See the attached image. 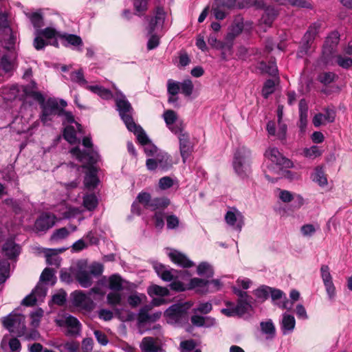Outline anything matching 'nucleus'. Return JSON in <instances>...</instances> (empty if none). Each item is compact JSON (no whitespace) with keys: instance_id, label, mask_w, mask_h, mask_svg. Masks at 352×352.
Wrapping results in <instances>:
<instances>
[{"instance_id":"obj_1","label":"nucleus","mask_w":352,"mask_h":352,"mask_svg":"<svg viewBox=\"0 0 352 352\" xmlns=\"http://www.w3.org/2000/svg\"><path fill=\"white\" fill-rule=\"evenodd\" d=\"M251 151L245 146L239 147L234 154L232 167L241 179H248L252 173Z\"/></svg>"},{"instance_id":"obj_2","label":"nucleus","mask_w":352,"mask_h":352,"mask_svg":"<svg viewBox=\"0 0 352 352\" xmlns=\"http://www.w3.org/2000/svg\"><path fill=\"white\" fill-rule=\"evenodd\" d=\"M189 307L185 304H174L164 312V315L176 324L183 325L187 324L190 319L195 326H198V315H190Z\"/></svg>"},{"instance_id":"obj_3","label":"nucleus","mask_w":352,"mask_h":352,"mask_svg":"<svg viewBox=\"0 0 352 352\" xmlns=\"http://www.w3.org/2000/svg\"><path fill=\"white\" fill-rule=\"evenodd\" d=\"M82 144L85 148L80 150L78 146L71 149L70 153L79 161L87 164H96L100 160V156L96 148H94L91 137L85 136L82 140Z\"/></svg>"},{"instance_id":"obj_4","label":"nucleus","mask_w":352,"mask_h":352,"mask_svg":"<svg viewBox=\"0 0 352 352\" xmlns=\"http://www.w3.org/2000/svg\"><path fill=\"white\" fill-rule=\"evenodd\" d=\"M67 105L63 99L58 100L56 98H49L41 107V113L40 120L43 124H47L51 122L52 117L59 116L60 113L63 112V108Z\"/></svg>"},{"instance_id":"obj_5","label":"nucleus","mask_w":352,"mask_h":352,"mask_svg":"<svg viewBox=\"0 0 352 352\" xmlns=\"http://www.w3.org/2000/svg\"><path fill=\"white\" fill-rule=\"evenodd\" d=\"M115 101L119 115L126 126L134 122L132 117L133 109L126 96L120 91L116 92Z\"/></svg>"},{"instance_id":"obj_6","label":"nucleus","mask_w":352,"mask_h":352,"mask_svg":"<svg viewBox=\"0 0 352 352\" xmlns=\"http://www.w3.org/2000/svg\"><path fill=\"white\" fill-rule=\"evenodd\" d=\"M136 201L138 204H142L145 209H149L152 211L164 209L170 204V200L166 197L152 199L150 193L143 191L138 195Z\"/></svg>"},{"instance_id":"obj_7","label":"nucleus","mask_w":352,"mask_h":352,"mask_svg":"<svg viewBox=\"0 0 352 352\" xmlns=\"http://www.w3.org/2000/svg\"><path fill=\"white\" fill-rule=\"evenodd\" d=\"M2 324L10 333H15L14 329H21L22 330L21 333L17 332L19 336L23 333L25 329L24 316L13 312L3 318Z\"/></svg>"},{"instance_id":"obj_8","label":"nucleus","mask_w":352,"mask_h":352,"mask_svg":"<svg viewBox=\"0 0 352 352\" xmlns=\"http://www.w3.org/2000/svg\"><path fill=\"white\" fill-rule=\"evenodd\" d=\"M320 274L329 299L330 300H334L336 295V290L328 265H322L321 266Z\"/></svg>"},{"instance_id":"obj_9","label":"nucleus","mask_w":352,"mask_h":352,"mask_svg":"<svg viewBox=\"0 0 352 352\" xmlns=\"http://www.w3.org/2000/svg\"><path fill=\"white\" fill-rule=\"evenodd\" d=\"M56 219L54 214L50 212H43L35 221L34 229L36 232H45L55 225Z\"/></svg>"},{"instance_id":"obj_10","label":"nucleus","mask_w":352,"mask_h":352,"mask_svg":"<svg viewBox=\"0 0 352 352\" xmlns=\"http://www.w3.org/2000/svg\"><path fill=\"white\" fill-rule=\"evenodd\" d=\"M225 221L228 225L241 232L244 225V217L236 208H233L225 214Z\"/></svg>"},{"instance_id":"obj_11","label":"nucleus","mask_w":352,"mask_h":352,"mask_svg":"<svg viewBox=\"0 0 352 352\" xmlns=\"http://www.w3.org/2000/svg\"><path fill=\"white\" fill-rule=\"evenodd\" d=\"M82 165L84 168H87L88 172L86 173L84 179V184L89 190L94 189L99 183V179L97 176V168L94 166L96 164L84 163Z\"/></svg>"},{"instance_id":"obj_12","label":"nucleus","mask_w":352,"mask_h":352,"mask_svg":"<svg viewBox=\"0 0 352 352\" xmlns=\"http://www.w3.org/2000/svg\"><path fill=\"white\" fill-rule=\"evenodd\" d=\"M265 156L276 165L285 168H289L292 166V161L283 157L278 148L275 147L268 148L265 153Z\"/></svg>"},{"instance_id":"obj_13","label":"nucleus","mask_w":352,"mask_h":352,"mask_svg":"<svg viewBox=\"0 0 352 352\" xmlns=\"http://www.w3.org/2000/svg\"><path fill=\"white\" fill-rule=\"evenodd\" d=\"M179 151L184 163L190 157L193 151V144L188 134H181L179 136Z\"/></svg>"},{"instance_id":"obj_14","label":"nucleus","mask_w":352,"mask_h":352,"mask_svg":"<svg viewBox=\"0 0 352 352\" xmlns=\"http://www.w3.org/2000/svg\"><path fill=\"white\" fill-rule=\"evenodd\" d=\"M192 274L186 269L177 270L172 268L169 269L167 267L165 271H164V273L162 274L160 278L164 281L169 282L179 278L187 279L190 278Z\"/></svg>"},{"instance_id":"obj_15","label":"nucleus","mask_w":352,"mask_h":352,"mask_svg":"<svg viewBox=\"0 0 352 352\" xmlns=\"http://www.w3.org/2000/svg\"><path fill=\"white\" fill-rule=\"evenodd\" d=\"M222 283L219 279L208 280L199 278V293H214L222 287Z\"/></svg>"},{"instance_id":"obj_16","label":"nucleus","mask_w":352,"mask_h":352,"mask_svg":"<svg viewBox=\"0 0 352 352\" xmlns=\"http://www.w3.org/2000/svg\"><path fill=\"white\" fill-rule=\"evenodd\" d=\"M155 16L151 18L148 25V34L154 32L158 27L162 28L165 18L166 12L162 7L157 6L154 12Z\"/></svg>"},{"instance_id":"obj_17","label":"nucleus","mask_w":352,"mask_h":352,"mask_svg":"<svg viewBox=\"0 0 352 352\" xmlns=\"http://www.w3.org/2000/svg\"><path fill=\"white\" fill-rule=\"evenodd\" d=\"M323 22L320 20H318L312 23L308 28L307 30L302 38V42L309 43L312 45L317 34L319 33L320 29L322 27Z\"/></svg>"},{"instance_id":"obj_18","label":"nucleus","mask_w":352,"mask_h":352,"mask_svg":"<svg viewBox=\"0 0 352 352\" xmlns=\"http://www.w3.org/2000/svg\"><path fill=\"white\" fill-rule=\"evenodd\" d=\"M170 260L177 265L183 268H188L195 265V263L191 261L184 254L177 250H173L168 254Z\"/></svg>"},{"instance_id":"obj_19","label":"nucleus","mask_w":352,"mask_h":352,"mask_svg":"<svg viewBox=\"0 0 352 352\" xmlns=\"http://www.w3.org/2000/svg\"><path fill=\"white\" fill-rule=\"evenodd\" d=\"M299 122L298 127L301 133L306 131L308 122V105L305 99H301L299 102Z\"/></svg>"},{"instance_id":"obj_20","label":"nucleus","mask_w":352,"mask_h":352,"mask_svg":"<svg viewBox=\"0 0 352 352\" xmlns=\"http://www.w3.org/2000/svg\"><path fill=\"white\" fill-rule=\"evenodd\" d=\"M21 248L13 240L8 239L2 247V253L8 259L15 258L20 253Z\"/></svg>"},{"instance_id":"obj_21","label":"nucleus","mask_w":352,"mask_h":352,"mask_svg":"<svg viewBox=\"0 0 352 352\" xmlns=\"http://www.w3.org/2000/svg\"><path fill=\"white\" fill-rule=\"evenodd\" d=\"M16 57V52L11 50L6 52L1 57L0 67L6 73L12 72L14 68V60Z\"/></svg>"},{"instance_id":"obj_22","label":"nucleus","mask_w":352,"mask_h":352,"mask_svg":"<svg viewBox=\"0 0 352 352\" xmlns=\"http://www.w3.org/2000/svg\"><path fill=\"white\" fill-rule=\"evenodd\" d=\"M243 29V23L242 21L235 20L229 28V31L226 36L227 41V46L232 49L233 42L236 36L242 32Z\"/></svg>"},{"instance_id":"obj_23","label":"nucleus","mask_w":352,"mask_h":352,"mask_svg":"<svg viewBox=\"0 0 352 352\" xmlns=\"http://www.w3.org/2000/svg\"><path fill=\"white\" fill-rule=\"evenodd\" d=\"M208 42L211 47L221 50L223 58H225L227 54L231 53L232 49L230 47L227 46V41L226 39L224 41L218 40L217 35L215 33H212L210 35Z\"/></svg>"},{"instance_id":"obj_24","label":"nucleus","mask_w":352,"mask_h":352,"mask_svg":"<svg viewBox=\"0 0 352 352\" xmlns=\"http://www.w3.org/2000/svg\"><path fill=\"white\" fill-rule=\"evenodd\" d=\"M340 41V34L338 31L331 32L326 38L323 47V53L333 54Z\"/></svg>"},{"instance_id":"obj_25","label":"nucleus","mask_w":352,"mask_h":352,"mask_svg":"<svg viewBox=\"0 0 352 352\" xmlns=\"http://www.w3.org/2000/svg\"><path fill=\"white\" fill-rule=\"evenodd\" d=\"M129 131L133 132L136 136L138 141L141 145H147L150 143L151 140L146 134L143 129L134 122L126 126Z\"/></svg>"},{"instance_id":"obj_26","label":"nucleus","mask_w":352,"mask_h":352,"mask_svg":"<svg viewBox=\"0 0 352 352\" xmlns=\"http://www.w3.org/2000/svg\"><path fill=\"white\" fill-rule=\"evenodd\" d=\"M280 324L283 334L287 335L294 331L296 325V320L292 315L285 313L283 314L282 320Z\"/></svg>"},{"instance_id":"obj_27","label":"nucleus","mask_w":352,"mask_h":352,"mask_svg":"<svg viewBox=\"0 0 352 352\" xmlns=\"http://www.w3.org/2000/svg\"><path fill=\"white\" fill-rule=\"evenodd\" d=\"M261 333L265 336V340H272L276 336V327L271 319L260 322Z\"/></svg>"},{"instance_id":"obj_28","label":"nucleus","mask_w":352,"mask_h":352,"mask_svg":"<svg viewBox=\"0 0 352 352\" xmlns=\"http://www.w3.org/2000/svg\"><path fill=\"white\" fill-rule=\"evenodd\" d=\"M277 15L278 11L274 7L267 6L265 8L260 23L265 25L266 27H270Z\"/></svg>"},{"instance_id":"obj_29","label":"nucleus","mask_w":352,"mask_h":352,"mask_svg":"<svg viewBox=\"0 0 352 352\" xmlns=\"http://www.w3.org/2000/svg\"><path fill=\"white\" fill-rule=\"evenodd\" d=\"M142 352H161L162 349L158 346L152 337H145L140 344Z\"/></svg>"},{"instance_id":"obj_30","label":"nucleus","mask_w":352,"mask_h":352,"mask_svg":"<svg viewBox=\"0 0 352 352\" xmlns=\"http://www.w3.org/2000/svg\"><path fill=\"white\" fill-rule=\"evenodd\" d=\"M86 89L97 94L104 100H110L113 97V93L109 89L100 85H87Z\"/></svg>"},{"instance_id":"obj_31","label":"nucleus","mask_w":352,"mask_h":352,"mask_svg":"<svg viewBox=\"0 0 352 352\" xmlns=\"http://www.w3.org/2000/svg\"><path fill=\"white\" fill-rule=\"evenodd\" d=\"M2 43L3 47L10 52L11 50L15 51V43L16 40V35L13 33L11 30L10 32H2Z\"/></svg>"},{"instance_id":"obj_32","label":"nucleus","mask_w":352,"mask_h":352,"mask_svg":"<svg viewBox=\"0 0 352 352\" xmlns=\"http://www.w3.org/2000/svg\"><path fill=\"white\" fill-rule=\"evenodd\" d=\"M55 348L59 352H79L80 344L77 341L72 340L58 344Z\"/></svg>"},{"instance_id":"obj_33","label":"nucleus","mask_w":352,"mask_h":352,"mask_svg":"<svg viewBox=\"0 0 352 352\" xmlns=\"http://www.w3.org/2000/svg\"><path fill=\"white\" fill-rule=\"evenodd\" d=\"M76 278L79 284L84 288H87L92 284L91 275L86 270L78 271L76 274Z\"/></svg>"},{"instance_id":"obj_34","label":"nucleus","mask_w":352,"mask_h":352,"mask_svg":"<svg viewBox=\"0 0 352 352\" xmlns=\"http://www.w3.org/2000/svg\"><path fill=\"white\" fill-rule=\"evenodd\" d=\"M26 16L30 19L31 23L36 29L40 30L44 25V19L43 14L39 12H34L32 13H25Z\"/></svg>"},{"instance_id":"obj_35","label":"nucleus","mask_w":352,"mask_h":352,"mask_svg":"<svg viewBox=\"0 0 352 352\" xmlns=\"http://www.w3.org/2000/svg\"><path fill=\"white\" fill-rule=\"evenodd\" d=\"M58 36L65 40L67 44H64L65 46H68V45L78 47L82 45V38L76 34H58Z\"/></svg>"},{"instance_id":"obj_36","label":"nucleus","mask_w":352,"mask_h":352,"mask_svg":"<svg viewBox=\"0 0 352 352\" xmlns=\"http://www.w3.org/2000/svg\"><path fill=\"white\" fill-rule=\"evenodd\" d=\"M65 322L67 326L71 328V329L68 331L69 334L76 336L80 333L81 325L79 320L76 317L69 316L67 318Z\"/></svg>"},{"instance_id":"obj_37","label":"nucleus","mask_w":352,"mask_h":352,"mask_svg":"<svg viewBox=\"0 0 352 352\" xmlns=\"http://www.w3.org/2000/svg\"><path fill=\"white\" fill-rule=\"evenodd\" d=\"M311 179L321 187L327 184V179L322 167L318 166L315 168L314 173L311 175Z\"/></svg>"},{"instance_id":"obj_38","label":"nucleus","mask_w":352,"mask_h":352,"mask_svg":"<svg viewBox=\"0 0 352 352\" xmlns=\"http://www.w3.org/2000/svg\"><path fill=\"white\" fill-rule=\"evenodd\" d=\"M281 5L292 6L296 8L313 9L311 3L306 0H276Z\"/></svg>"},{"instance_id":"obj_39","label":"nucleus","mask_w":352,"mask_h":352,"mask_svg":"<svg viewBox=\"0 0 352 352\" xmlns=\"http://www.w3.org/2000/svg\"><path fill=\"white\" fill-rule=\"evenodd\" d=\"M73 304L76 307L87 308V296L81 291H75L72 294Z\"/></svg>"},{"instance_id":"obj_40","label":"nucleus","mask_w":352,"mask_h":352,"mask_svg":"<svg viewBox=\"0 0 352 352\" xmlns=\"http://www.w3.org/2000/svg\"><path fill=\"white\" fill-rule=\"evenodd\" d=\"M214 275L212 265L206 261L199 263V278H210Z\"/></svg>"},{"instance_id":"obj_41","label":"nucleus","mask_w":352,"mask_h":352,"mask_svg":"<svg viewBox=\"0 0 352 352\" xmlns=\"http://www.w3.org/2000/svg\"><path fill=\"white\" fill-rule=\"evenodd\" d=\"M40 281L50 282L52 286L54 285L56 282L55 271L52 268H45L40 276Z\"/></svg>"},{"instance_id":"obj_42","label":"nucleus","mask_w":352,"mask_h":352,"mask_svg":"<svg viewBox=\"0 0 352 352\" xmlns=\"http://www.w3.org/2000/svg\"><path fill=\"white\" fill-rule=\"evenodd\" d=\"M159 169L166 171L172 167V162L167 155H157L156 157Z\"/></svg>"},{"instance_id":"obj_43","label":"nucleus","mask_w":352,"mask_h":352,"mask_svg":"<svg viewBox=\"0 0 352 352\" xmlns=\"http://www.w3.org/2000/svg\"><path fill=\"white\" fill-rule=\"evenodd\" d=\"M258 69L263 73L268 74L270 76H275L278 72L276 63L270 61L268 64L262 61L259 63Z\"/></svg>"},{"instance_id":"obj_44","label":"nucleus","mask_w":352,"mask_h":352,"mask_svg":"<svg viewBox=\"0 0 352 352\" xmlns=\"http://www.w3.org/2000/svg\"><path fill=\"white\" fill-rule=\"evenodd\" d=\"M109 287L115 292H120L123 289L122 279L120 276L113 274L109 278Z\"/></svg>"},{"instance_id":"obj_45","label":"nucleus","mask_w":352,"mask_h":352,"mask_svg":"<svg viewBox=\"0 0 352 352\" xmlns=\"http://www.w3.org/2000/svg\"><path fill=\"white\" fill-rule=\"evenodd\" d=\"M147 292L150 296H159L164 297L169 294V291L166 287H161L157 285H152L148 287Z\"/></svg>"},{"instance_id":"obj_46","label":"nucleus","mask_w":352,"mask_h":352,"mask_svg":"<svg viewBox=\"0 0 352 352\" xmlns=\"http://www.w3.org/2000/svg\"><path fill=\"white\" fill-rule=\"evenodd\" d=\"M46 262L50 265L58 267L60 265L61 258L57 256L56 250L50 249L45 254Z\"/></svg>"},{"instance_id":"obj_47","label":"nucleus","mask_w":352,"mask_h":352,"mask_svg":"<svg viewBox=\"0 0 352 352\" xmlns=\"http://www.w3.org/2000/svg\"><path fill=\"white\" fill-rule=\"evenodd\" d=\"M256 6L257 8H264L263 0H237V8H243L250 6Z\"/></svg>"},{"instance_id":"obj_48","label":"nucleus","mask_w":352,"mask_h":352,"mask_svg":"<svg viewBox=\"0 0 352 352\" xmlns=\"http://www.w3.org/2000/svg\"><path fill=\"white\" fill-rule=\"evenodd\" d=\"M10 265L6 259L0 260V283H4L9 277Z\"/></svg>"},{"instance_id":"obj_49","label":"nucleus","mask_w":352,"mask_h":352,"mask_svg":"<svg viewBox=\"0 0 352 352\" xmlns=\"http://www.w3.org/2000/svg\"><path fill=\"white\" fill-rule=\"evenodd\" d=\"M98 205V199L94 194L85 195L83 197V206L88 210H94Z\"/></svg>"},{"instance_id":"obj_50","label":"nucleus","mask_w":352,"mask_h":352,"mask_svg":"<svg viewBox=\"0 0 352 352\" xmlns=\"http://www.w3.org/2000/svg\"><path fill=\"white\" fill-rule=\"evenodd\" d=\"M151 305H146L139 310L138 317V320L139 323L144 324L149 321L150 314H148V312L151 309Z\"/></svg>"},{"instance_id":"obj_51","label":"nucleus","mask_w":352,"mask_h":352,"mask_svg":"<svg viewBox=\"0 0 352 352\" xmlns=\"http://www.w3.org/2000/svg\"><path fill=\"white\" fill-rule=\"evenodd\" d=\"M197 343L193 340H187L182 341L179 344L181 352H198V349H195Z\"/></svg>"},{"instance_id":"obj_52","label":"nucleus","mask_w":352,"mask_h":352,"mask_svg":"<svg viewBox=\"0 0 352 352\" xmlns=\"http://www.w3.org/2000/svg\"><path fill=\"white\" fill-rule=\"evenodd\" d=\"M250 305L246 300L239 299L235 307H234L236 316H243L248 312Z\"/></svg>"},{"instance_id":"obj_53","label":"nucleus","mask_w":352,"mask_h":352,"mask_svg":"<svg viewBox=\"0 0 352 352\" xmlns=\"http://www.w3.org/2000/svg\"><path fill=\"white\" fill-rule=\"evenodd\" d=\"M133 6L137 14L142 16L148 10V3L149 0H133Z\"/></svg>"},{"instance_id":"obj_54","label":"nucleus","mask_w":352,"mask_h":352,"mask_svg":"<svg viewBox=\"0 0 352 352\" xmlns=\"http://www.w3.org/2000/svg\"><path fill=\"white\" fill-rule=\"evenodd\" d=\"M107 301L108 305L114 307L122 304V296L118 292H110L107 296Z\"/></svg>"},{"instance_id":"obj_55","label":"nucleus","mask_w":352,"mask_h":352,"mask_svg":"<svg viewBox=\"0 0 352 352\" xmlns=\"http://www.w3.org/2000/svg\"><path fill=\"white\" fill-rule=\"evenodd\" d=\"M63 138L68 142L72 144L76 142V133L73 126H67L64 129Z\"/></svg>"},{"instance_id":"obj_56","label":"nucleus","mask_w":352,"mask_h":352,"mask_svg":"<svg viewBox=\"0 0 352 352\" xmlns=\"http://www.w3.org/2000/svg\"><path fill=\"white\" fill-rule=\"evenodd\" d=\"M322 152L318 146H311L309 148H305L303 149V155L309 159H315L321 155Z\"/></svg>"},{"instance_id":"obj_57","label":"nucleus","mask_w":352,"mask_h":352,"mask_svg":"<svg viewBox=\"0 0 352 352\" xmlns=\"http://www.w3.org/2000/svg\"><path fill=\"white\" fill-rule=\"evenodd\" d=\"M336 63L340 67L348 69L352 66V58L341 54L335 56Z\"/></svg>"},{"instance_id":"obj_58","label":"nucleus","mask_w":352,"mask_h":352,"mask_svg":"<svg viewBox=\"0 0 352 352\" xmlns=\"http://www.w3.org/2000/svg\"><path fill=\"white\" fill-rule=\"evenodd\" d=\"M270 287L262 285L256 290H254V294L257 298L261 300L262 301H264L268 298L270 296Z\"/></svg>"},{"instance_id":"obj_59","label":"nucleus","mask_w":352,"mask_h":352,"mask_svg":"<svg viewBox=\"0 0 352 352\" xmlns=\"http://www.w3.org/2000/svg\"><path fill=\"white\" fill-rule=\"evenodd\" d=\"M336 78V74L331 72H324L318 76V81L325 85L333 82Z\"/></svg>"},{"instance_id":"obj_60","label":"nucleus","mask_w":352,"mask_h":352,"mask_svg":"<svg viewBox=\"0 0 352 352\" xmlns=\"http://www.w3.org/2000/svg\"><path fill=\"white\" fill-rule=\"evenodd\" d=\"M193 84L190 79H186L180 82V90L185 96H190L193 91Z\"/></svg>"},{"instance_id":"obj_61","label":"nucleus","mask_w":352,"mask_h":352,"mask_svg":"<svg viewBox=\"0 0 352 352\" xmlns=\"http://www.w3.org/2000/svg\"><path fill=\"white\" fill-rule=\"evenodd\" d=\"M180 91V82L169 79L167 81V92L168 95L177 96Z\"/></svg>"},{"instance_id":"obj_62","label":"nucleus","mask_w":352,"mask_h":352,"mask_svg":"<svg viewBox=\"0 0 352 352\" xmlns=\"http://www.w3.org/2000/svg\"><path fill=\"white\" fill-rule=\"evenodd\" d=\"M320 229V226L318 224H305L301 228L300 231L303 236H311L317 230Z\"/></svg>"},{"instance_id":"obj_63","label":"nucleus","mask_w":352,"mask_h":352,"mask_svg":"<svg viewBox=\"0 0 352 352\" xmlns=\"http://www.w3.org/2000/svg\"><path fill=\"white\" fill-rule=\"evenodd\" d=\"M275 90V82L273 80L268 79L265 82L263 89L262 94L265 98H267L268 96L272 94Z\"/></svg>"},{"instance_id":"obj_64","label":"nucleus","mask_w":352,"mask_h":352,"mask_svg":"<svg viewBox=\"0 0 352 352\" xmlns=\"http://www.w3.org/2000/svg\"><path fill=\"white\" fill-rule=\"evenodd\" d=\"M163 118L167 126L173 124L177 119V115L173 110H166L163 113Z\"/></svg>"}]
</instances>
